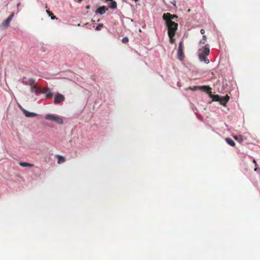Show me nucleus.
Returning <instances> with one entry per match:
<instances>
[{
	"instance_id": "27",
	"label": "nucleus",
	"mask_w": 260,
	"mask_h": 260,
	"mask_svg": "<svg viewBox=\"0 0 260 260\" xmlns=\"http://www.w3.org/2000/svg\"><path fill=\"white\" fill-rule=\"evenodd\" d=\"M253 162L254 164L255 167H257L258 166V165H257V163H256V162L255 159H253Z\"/></svg>"
},
{
	"instance_id": "24",
	"label": "nucleus",
	"mask_w": 260,
	"mask_h": 260,
	"mask_svg": "<svg viewBox=\"0 0 260 260\" xmlns=\"http://www.w3.org/2000/svg\"><path fill=\"white\" fill-rule=\"evenodd\" d=\"M46 12H47V14L49 15V16H50V17L53 15V14L51 12H50V11H49L48 10H46Z\"/></svg>"
},
{
	"instance_id": "11",
	"label": "nucleus",
	"mask_w": 260,
	"mask_h": 260,
	"mask_svg": "<svg viewBox=\"0 0 260 260\" xmlns=\"http://www.w3.org/2000/svg\"><path fill=\"white\" fill-rule=\"evenodd\" d=\"M229 99L230 97L228 95L223 97H220L219 103L221 105L225 106L226 104L228 102Z\"/></svg>"
},
{
	"instance_id": "8",
	"label": "nucleus",
	"mask_w": 260,
	"mask_h": 260,
	"mask_svg": "<svg viewBox=\"0 0 260 260\" xmlns=\"http://www.w3.org/2000/svg\"><path fill=\"white\" fill-rule=\"evenodd\" d=\"M65 98L62 94L60 93H58L57 95H55L54 98V103L55 104H59L61 102H63Z\"/></svg>"
},
{
	"instance_id": "13",
	"label": "nucleus",
	"mask_w": 260,
	"mask_h": 260,
	"mask_svg": "<svg viewBox=\"0 0 260 260\" xmlns=\"http://www.w3.org/2000/svg\"><path fill=\"white\" fill-rule=\"evenodd\" d=\"M56 157L57 158L58 161L57 162L59 164L63 163L66 161V159L63 156H62L59 155H56Z\"/></svg>"
},
{
	"instance_id": "26",
	"label": "nucleus",
	"mask_w": 260,
	"mask_h": 260,
	"mask_svg": "<svg viewBox=\"0 0 260 260\" xmlns=\"http://www.w3.org/2000/svg\"><path fill=\"white\" fill-rule=\"evenodd\" d=\"M200 32L202 34H204L205 33V30L204 29H201L200 30Z\"/></svg>"
},
{
	"instance_id": "29",
	"label": "nucleus",
	"mask_w": 260,
	"mask_h": 260,
	"mask_svg": "<svg viewBox=\"0 0 260 260\" xmlns=\"http://www.w3.org/2000/svg\"><path fill=\"white\" fill-rule=\"evenodd\" d=\"M86 9H90V6L89 5H88L86 7Z\"/></svg>"
},
{
	"instance_id": "3",
	"label": "nucleus",
	"mask_w": 260,
	"mask_h": 260,
	"mask_svg": "<svg viewBox=\"0 0 260 260\" xmlns=\"http://www.w3.org/2000/svg\"><path fill=\"white\" fill-rule=\"evenodd\" d=\"M28 82L30 86V90L32 92L38 93L41 92V88L38 87L37 85L35 84V80L34 79L30 78L28 79Z\"/></svg>"
},
{
	"instance_id": "21",
	"label": "nucleus",
	"mask_w": 260,
	"mask_h": 260,
	"mask_svg": "<svg viewBox=\"0 0 260 260\" xmlns=\"http://www.w3.org/2000/svg\"><path fill=\"white\" fill-rule=\"evenodd\" d=\"M104 27V25L103 24H99L95 28L96 30H100Z\"/></svg>"
},
{
	"instance_id": "5",
	"label": "nucleus",
	"mask_w": 260,
	"mask_h": 260,
	"mask_svg": "<svg viewBox=\"0 0 260 260\" xmlns=\"http://www.w3.org/2000/svg\"><path fill=\"white\" fill-rule=\"evenodd\" d=\"M177 58L180 60H183L184 58V54L183 52V44L182 42L179 43L178 52H177Z\"/></svg>"
},
{
	"instance_id": "6",
	"label": "nucleus",
	"mask_w": 260,
	"mask_h": 260,
	"mask_svg": "<svg viewBox=\"0 0 260 260\" xmlns=\"http://www.w3.org/2000/svg\"><path fill=\"white\" fill-rule=\"evenodd\" d=\"M177 18L178 16L177 15L171 14L169 13H164L162 16V18L165 21L172 20V19Z\"/></svg>"
},
{
	"instance_id": "20",
	"label": "nucleus",
	"mask_w": 260,
	"mask_h": 260,
	"mask_svg": "<svg viewBox=\"0 0 260 260\" xmlns=\"http://www.w3.org/2000/svg\"><path fill=\"white\" fill-rule=\"evenodd\" d=\"M49 90V88L48 87L44 88L43 89L41 88V92L43 93H47Z\"/></svg>"
},
{
	"instance_id": "16",
	"label": "nucleus",
	"mask_w": 260,
	"mask_h": 260,
	"mask_svg": "<svg viewBox=\"0 0 260 260\" xmlns=\"http://www.w3.org/2000/svg\"><path fill=\"white\" fill-rule=\"evenodd\" d=\"M225 141L228 144H229L231 146H235L236 145L235 142L230 138H226L225 139Z\"/></svg>"
},
{
	"instance_id": "15",
	"label": "nucleus",
	"mask_w": 260,
	"mask_h": 260,
	"mask_svg": "<svg viewBox=\"0 0 260 260\" xmlns=\"http://www.w3.org/2000/svg\"><path fill=\"white\" fill-rule=\"evenodd\" d=\"M19 165L22 167H32L34 166V164L24 162H20Z\"/></svg>"
},
{
	"instance_id": "14",
	"label": "nucleus",
	"mask_w": 260,
	"mask_h": 260,
	"mask_svg": "<svg viewBox=\"0 0 260 260\" xmlns=\"http://www.w3.org/2000/svg\"><path fill=\"white\" fill-rule=\"evenodd\" d=\"M213 101H216V102H219L220 96L218 95H214L211 93V94H210L209 95Z\"/></svg>"
},
{
	"instance_id": "33",
	"label": "nucleus",
	"mask_w": 260,
	"mask_h": 260,
	"mask_svg": "<svg viewBox=\"0 0 260 260\" xmlns=\"http://www.w3.org/2000/svg\"><path fill=\"white\" fill-rule=\"evenodd\" d=\"M134 1H135V2H138V0H134Z\"/></svg>"
},
{
	"instance_id": "25",
	"label": "nucleus",
	"mask_w": 260,
	"mask_h": 260,
	"mask_svg": "<svg viewBox=\"0 0 260 260\" xmlns=\"http://www.w3.org/2000/svg\"><path fill=\"white\" fill-rule=\"evenodd\" d=\"M51 19L52 20H54V19H57L58 18L57 17H56V16L53 15L51 17Z\"/></svg>"
},
{
	"instance_id": "12",
	"label": "nucleus",
	"mask_w": 260,
	"mask_h": 260,
	"mask_svg": "<svg viewBox=\"0 0 260 260\" xmlns=\"http://www.w3.org/2000/svg\"><path fill=\"white\" fill-rule=\"evenodd\" d=\"M106 10H107V9L106 8V7H100L96 10L95 13L102 15L106 13Z\"/></svg>"
},
{
	"instance_id": "28",
	"label": "nucleus",
	"mask_w": 260,
	"mask_h": 260,
	"mask_svg": "<svg viewBox=\"0 0 260 260\" xmlns=\"http://www.w3.org/2000/svg\"><path fill=\"white\" fill-rule=\"evenodd\" d=\"M195 87H196V86H194L193 88L189 87V89H191V90H197L198 89H196V88H195Z\"/></svg>"
},
{
	"instance_id": "23",
	"label": "nucleus",
	"mask_w": 260,
	"mask_h": 260,
	"mask_svg": "<svg viewBox=\"0 0 260 260\" xmlns=\"http://www.w3.org/2000/svg\"><path fill=\"white\" fill-rule=\"evenodd\" d=\"M53 96V93L51 92H49V93H47L46 94V98L47 99H49L50 98H51V96Z\"/></svg>"
},
{
	"instance_id": "22",
	"label": "nucleus",
	"mask_w": 260,
	"mask_h": 260,
	"mask_svg": "<svg viewBox=\"0 0 260 260\" xmlns=\"http://www.w3.org/2000/svg\"><path fill=\"white\" fill-rule=\"evenodd\" d=\"M122 43L126 44L128 42V38L127 37H124L122 39Z\"/></svg>"
},
{
	"instance_id": "9",
	"label": "nucleus",
	"mask_w": 260,
	"mask_h": 260,
	"mask_svg": "<svg viewBox=\"0 0 260 260\" xmlns=\"http://www.w3.org/2000/svg\"><path fill=\"white\" fill-rule=\"evenodd\" d=\"M195 88L196 89H200V90H201L204 92H206L209 95L210 94H211V92H212L211 88H210L208 86L204 85V86H196Z\"/></svg>"
},
{
	"instance_id": "19",
	"label": "nucleus",
	"mask_w": 260,
	"mask_h": 260,
	"mask_svg": "<svg viewBox=\"0 0 260 260\" xmlns=\"http://www.w3.org/2000/svg\"><path fill=\"white\" fill-rule=\"evenodd\" d=\"M207 41V37L205 35L203 36L202 39L200 40V43L201 44H205Z\"/></svg>"
},
{
	"instance_id": "7",
	"label": "nucleus",
	"mask_w": 260,
	"mask_h": 260,
	"mask_svg": "<svg viewBox=\"0 0 260 260\" xmlns=\"http://www.w3.org/2000/svg\"><path fill=\"white\" fill-rule=\"evenodd\" d=\"M14 16V13H12L5 20H4L2 25L5 28L8 27L11 21Z\"/></svg>"
},
{
	"instance_id": "17",
	"label": "nucleus",
	"mask_w": 260,
	"mask_h": 260,
	"mask_svg": "<svg viewBox=\"0 0 260 260\" xmlns=\"http://www.w3.org/2000/svg\"><path fill=\"white\" fill-rule=\"evenodd\" d=\"M111 2L110 4L109 7L111 9H114L117 7V4L115 2L113 1V0L111 1Z\"/></svg>"
},
{
	"instance_id": "18",
	"label": "nucleus",
	"mask_w": 260,
	"mask_h": 260,
	"mask_svg": "<svg viewBox=\"0 0 260 260\" xmlns=\"http://www.w3.org/2000/svg\"><path fill=\"white\" fill-rule=\"evenodd\" d=\"M234 139L240 143H242L243 141V136L242 135L235 136Z\"/></svg>"
},
{
	"instance_id": "10",
	"label": "nucleus",
	"mask_w": 260,
	"mask_h": 260,
	"mask_svg": "<svg viewBox=\"0 0 260 260\" xmlns=\"http://www.w3.org/2000/svg\"><path fill=\"white\" fill-rule=\"evenodd\" d=\"M21 110L22 111L25 116L27 117H33L37 115L36 113L34 112H30L23 108H21Z\"/></svg>"
},
{
	"instance_id": "32",
	"label": "nucleus",
	"mask_w": 260,
	"mask_h": 260,
	"mask_svg": "<svg viewBox=\"0 0 260 260\" xmlns=\"http://www.w3.org/2000/svg\"><path fill=\"white\" fill-rule=\"evenodd\" d=\"M45 8H47V5L46 4V6H45Z\"/></svg>"
},
{
	"instance_id": "30",
	"label": "nucleus",
	"mask_w": 260,
	"mask_h": 260,
	"mask_svg": "<svg viewBox=\"0 0 260 260\" xmlns=\"http://www.w3.org/2000/svg\"><path fill=\"white\" fill-rule=\"evenodd\" d=\"M258 170L257 167H255V168L254 169V171H257V170Z\"/></svg>"
},
{
	"instance_id": "2",
	"label": "nucleus",
	"mask_w": 260,
	"mask_h": 260,
	"mask_svg": "<svg viewBox=\"0 0 260 260\" xmlns=\"http://www.w3.org/2000/svg\"><path fill=\"white\" fill-rule=\"evenodd\" d=\"M210 53V49L209 45H206L202 48L199 50V58L201 61H204L206 63L209 62L208 58Z\"/></svg>"
},
{
	"instance_id": "4",
	"label": "nucleus",
	"mask_w": 260,
	"mask_h": 260,
	"mask_svg": "<svg viewBox=\"0 0 260 260\" xmlns=\"http://www.w3.org/2000/svg\"><path fill=\"white\" fill-rule=\"evenodd\" d=\"M46 119L55 121L59 124H62L63 122L62 119L57 116L52 114H47L45 117Z\"/></svg>"
},
{
	"instance_id": "1",
	"label": "nucleus",
	"mask_w": 260,
	"mask_h": 260,
	"mask_svg": "<svg viewBox=\"0 0 260 260\" xmlns=\"http://www.w3.org/2000/svg\"><path fill=\"white\" fill-rule=\"evenodd\" d=\"M166 23L168 27V33L170 38V42L171 44H174L175 40L174 38L178 29V24L172 20L166 21Z\"/></svg>"
},
{
	"instance_id": "31",
	"label": "nucleus",
	"mask_w": 260,
	"mask_h": 260,
	"mask_svg": "<svg viewBox=\"0 0 260 260\" xmlns=\"http://www.w3.org/2000/svg\"><path fill=\"white\" fill-rule=\"evenodd\" d=\"M20 3H18V4H17V7H18L20 6Z\"/></svg>"
}]
</instances>
